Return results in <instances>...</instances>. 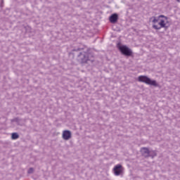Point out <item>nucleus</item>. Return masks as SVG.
<instances>
[{
    "mask_svg": "<svg viewBox=\"0 0 180 180\" xmlns=\"http://www.w3.org/2000/svg\"><path fill=\"white\" fill-rule=\"evenodd\" d=\"M141 152L144 157H149V155L151 154V151H150V150H148L147 148H142L141 149Z\"/></svg>",
    "mask_w": 180,
    "mask_h": 180,
    "instance_id": "423d86ee",
    "label": "nucleus"
},
{
    "mask_svg": "<svg viewBox=\"0 0 180 180\" xmlns=\"http://www.w3.org/2000/svg\"><path fill=\"white\" fill-rule=\"evenodd\" d=\"M70 137H71V131L68 130L63 131V140H70Z\"/></svg>",
    "mask_w": 180,
    "mask_h": 180,
    "instance_id": "0eeeda50",
    "label": "nucleus"
},
{
    "mask_svg": "<svg viewBox=\"0 0 180 180\" xmlns=\"http://www.w3.org/2000/svg\"><path fill=\"white\" fill-rule=\"evenodd\" d=\"M33 172V168H30L28 169V174H32Z\"/></svg>",
    "mask_w": 180,
    "mask_h": 180,
    "instance_id": "9d476101",
    "label": "nucleus"
},
{
    "mask_svg": "<svg viewBox=\"0 0 180 180\" xmlns=\"http://www.w3.org/2000/svg\"><path fill=\"white\" fill-rule=\"evenodd\" d=\"M154 155H155V152H153Z\"/></svg>",
    "mask_w": 180,
    "mask_h": 180,
    "instance_id": "9b49d317",
    "label": "nucleus"
},
{
    "mask_svg": "<svg viewBox=\"0 0 180 180\" xmlns=\"http://www.w3.org/2000/svg\"><path fill=\"white\" fill-rule=\"evenodd\" d=\"M177 1V2H179V0H176Z\"/></svg>",
    "mask_w": 180,
    "mask_h": 180,
    "instance_id": "f8f14e48",
    "label": "nucleus"
},
{
    "mask_svg": "<svg viewBox=\"0 0 180 180\" xmlns=\"http://www.w3.org/2000/svg\"><path fill=\"white\" fill-rule=\"evenodd\" d=\"M110 22L111 23H116V22H117V14L115 13L112 14L110 17Z\"/></svg>",
    "mask_w": 180,
    "mask_h": 180,
    "instance_id": "6e6552de",
    "label": "nucleus"
},
{
    "mask_svg": "<svg viewBox=\"0 0 180 180\" xmlns=\"http://www.w3.org/2000/svg\"><path fill=\"white\" fill-rule=\"evenodd\" d=\"M119 50L124 54V56H130L132 54L131 49L127 46H120Z\"/></svg>",
    "mask_w": 180,
    "mask_h": 180,
    "instance_id": "7ed1b4c3",
    "label": "nucleus"
},
{
    "mask_svg": "<svg viewBox=\"0 0 180 180\" xmlns=\"http://www.w3.org/2000/svg\"><path fill=\"white\" fill-rule=\"evenodd\" d=\"M113 172H114V175H115V176H119L120 175H122L123 167H122V165H115L113 169Z\"/></svg>",
    "mask_w": 180,
    "mask_h": 180,
    "instance_id": "20e7f679",
    "label": "nucleus"
},
{
    "mask_svg": "<svg viewBox=\"0 0 180 180\" xmlns=\"http://www.w3.org/2000/svg\"><path fill=\"white\" fill-rule=\"evenodd\" d=\"M79 58H80L82 63H88L89 61L88 53H80Z\"/></svg>",
    "mask_w": 180,
    "mask_h": 180,
    "instance_id": "39448f33",
    "label": "nucleus"
},
{
    "mask_svg": "<svg viewBox=\"0 0 180 180\" xmlns=\"http://www.w3.org/2000/svg\"><path fill=\"white\" fill-rule=\"evenodd\" d=\"M11 138L13 140H16L17 139H19V135L17 133H13Z\"/></svg>",
    "mask_w": 180,
    "mask_h": 180,
    "instance_id": "1a4fd4ad",
    "label": "nucleus"
},
{
    "mask_svg": "<svg viewBox=\"0 0 180 180\" xmlns=\"http://www.w3.org/2000/svg\"><path fill=\"white\" fill-rule=\"evenodd\" d=\"M138 81L139 82H144L145 84H147V85H152L153 86H158V85L155 80H152L147 76H139L138 77Z\"/></svg>",
    "mask_w": 180,
    "mask_h": 180,
    "instance_id": "f03ea898",
    "label": "nucleus"
},
{
    "mask_svg": "<svg viewBox=\"0 0 180 180\" xmlns=\"http://www.w3.org/2000/svg\"><path fill=\"white\" fill-rule=\"evenodd\" d=\"M150 22L153 23V29L160 30L168 25V18L164 15H160L158 17H152L150 18Z\"/></svg>",
    "mask_w": 180,
    "mask_h": 180,
    "instance_id": "f257e3e1",
    "label": "nucleus"
}]
</instances>
